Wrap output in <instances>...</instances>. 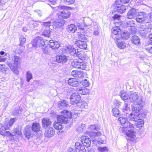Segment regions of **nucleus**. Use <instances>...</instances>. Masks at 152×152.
<instances>
[{"label": "nucleus", "instance_id": "7", "mask_svg": "<svg viewBox=\"0 0 152 152\" xmlns=\"http://www.w3.org/2000/svg\"><path fill=\"white\" fill-rule=\"evenodd\" d=\"M58 9L60 12L58 13V18L62 19L66 18V6L60 5L58 7Z\"/></svg>", "mask_w": 152, "mask_h": 152}, {"label": "nucleus", "instance_id": "54", "mask_svg": "<svg viewBox=\"0 0 152 152\" xmlns=\"http://www.w3.org/2000/svg\"><path fill=\"white\" fill-rule=\"evenodd\" d=\"M16 120L17 119L15 118H13L10 119L9 121V123L8 124V126L10 127V126H12L15 123V121H16Z\"/></svg>", "mask_w": 152, "mask_h": 152}, {"label": "nucleus", "instance_id": "36", "mask_svg": "<svg viewBox=\"0 0 152 152\" xmlns=\"http://www.w3.org/2000/svg\"><path fill=\"white\" fill-rule=\"evenodd\" d=\"M121 36L123 39H126L130 37V34L127 31H124L122 32Z\"/></svg>", "mask_w": 152, "mask_h": 152}, {"label": "nucleus", "instance_id": "17", "mask_svg": "<svg viewBox=\"0 0 152 152\" xmlns=\"http://www.w3.org/2000/svg\"><path fill=\"white\" fill-rule=\"evenodd\" d=\"M52 122L49 118H45L42 119V125L43 128H46L47 127L50 126Z\"/></svg>", "mask_w": 152, "mask_h": 152}, {"label": "nucleus", "instance_id": "14", "mask_svg": "<svg viewBox=\"0 0 152 152\" xmlns=\"http://www.w3.org/2000/svg\"><path fill=\"white\" fill-rule=\"evenodd\" d=\"M138 14V15L136 16V21L138 23H142L145 19V13L143 12H140Z\"/></svg>", "mask_w": 152, "mask_h": 152}, {"label": "nucleus", "instance_id": "46", "mask_svg": "<svg viewBox=\"0 0 152 152\" xmlns=\"http://www.w3.org/2000/svg\"><path fill=\"white\" fill-rule=\"evenodd\" d=\"M118 121L123 126L124 123L126 122L127 121L126 118L124 117H120L118 118Z\"/></svg>", "mask_w": 152, "mask_h": 152}, {"label": "nucleus", "instance_id": "9", "mask_svg": "<svg viewBox=\"0 0 152 152\" xmlns=\"http://www.w3.org/2000/svg\"><path fill=\"white\" fill-rule=\"evenodd\" d=\"M114 6L113 5L112 6L113 7H115L113 11L117 12L118 13H122L126 9V6L124 5H121V4H120V5H119L118 4L114 3Z\"/></svg>", "mask_w": 152, "mask_h": 152}, {"label": "nucleus", "instance_id": "22", "mask_svg": "<svg viewBox=\"0 0 152 152\" xmlns=\"http://www.w3.org/2000/svg\"><path fill=\"white\" fill-rule=\"evenodd\" d=\"M6 124V123H5L4 126L2 124H0V134L4 136H5V130L9 129V127L8 126V124L7 123V125Z\"/></svg>", "mask_w": 152, "mask_h": 152}, {"label": "nucleus", "instance_id": "6", "mask_svg": "<svg viewBox=\"0 0 152 152\" xmlns=\"http://www.w3.org/2000/svg\"><path fill=\"white\" fill-rule=\"evenodd\" d=\"M81 111V110L78 111L74 110L71 111L67 110V126L69 127L72 123V117H73L74 118H76L77 116H78V115L80 113Z\"/></svg>", "mask_w": 152, "mask_h": 152}, {"label": "nucleus", "instance_id": "15", "mask_svg": "<svg viewBox=\"0 0 152 152\" xmlns=\"http://www.w3.org/2000/svg\"><path fill=\"white\" fill-rule=\"evenodd\" d=\"M137 12L136 9L132 8L127 13V17L129 19H132L136 16Z\"/></svg>", "mask_w": 152, "mask_h": 152}, {"label": "nucleus", "instance_id": "57", "mask_svg": "<svg viewBox=\"0 0 152 152\" xmlns=\"http://www.w3.org/2000/svg\"><path fill=\"white\" fill-rule=\"evenodd\" d=\"M99 28L97 27L95 28V29L94 31L93 34L95 36L98 35L99 34Z\"/></svg>", "mask_w": 152, "mask_h": 152}, {"label": "nucleus", "instance_id": "19", "mask_svg": "<svg viewBox=\"0 0 152 152\" xmlns=\"http://www.w3.org/2000/svg\"><path fill=\"white\" fill-rule=\"evenodd\" d=\"M56 60L58 63H64L66 61V57L63 55H58L56 56Z\"/></svg>", "mask_w": 152, "mask_h": 152}, {"label": "nucleus", "instance_id": "60", "mask_svg": "<svg viewBox=\"0 0 152 152\" xmlns=\"http://www.w3.org/2000/svg\"><path fill=\"white\" fill-rule=\"evenodd\" d=\"M123 110L124 111H128L129 110V108L128 106V104L125 103L124 104V106L123 108Z\"/></svg>", "mask_w": 152, "mask_h": 152}, {"label": "nucleus", "instance_id": "2", "mask_svg": "<svg viewBox=\"0 0 152 152\" xmlns=\"http://www.w3.org/2000/svg\"><path fill=\"white\" fill-rule=\"evenodd\" d=\"M137 101V105H135L137 106V107H142L144 106L145 104V102L143 99V97L140 96H138V93L136 92H132L129 94V101L130 102H133ZM135 105L132 104V105Z\"/></svg>", "mask_w": 152, "mask_h": 152}, {"label": "nucleus", "instance_id": "61", "mask_svg": "<svg viewBox=\"0 0 152 152\" xmlns=\"http://www.w3.org/2000/svg\"><path fill=\"white\" fill-rule=\"evenodd\" d=\"M120 17L121 16L117 14H115L113 16V18L115 20V21H117L118 20H119Z\"/></svg>", "mask_w": 152, "mask_h": 152}, {"label": "nucleus", "instance_id": "50", "mask_svg": "<svg viewBox=\"0 0 152 152\" xmlns=\"http://www.w3.org/2000/svg\"><path fill=\"white\" fill-rule=\"evenodd\" d=\"M112 112L113 115L115 116L118 115L119 114V110L116 108H113L112 109Z\"/></svg>", "mask_w": 152, "mask_h": 152}, {"label": "nucleus", "instance_id": "28", "mask_svg": "<svg viewBox=\"0 0 152 152\" xmlns=\"http://www.w3.org/2000/svg\"><path fill=\"white\" fill-rule=\"evenodd\" d=\"M67 51H68L71 55L76 56V50L73 46H69L67 47Z\"/></svg>", "mask_w": 152, "mask_h": 152}, {"label": "nucleus", "instance_id": "52", "mask_svg": "<svg viewBox=\"0 0 152 152\" xmlns=\"http://www.w3.org/2000/svg\"><path fill=\"white\" fill-rule=\"evenodd\" d=\"M7 69V67L5 66V65L4 64L3 66H1L0 67V71H1L4 75L6 74V72Z\"/></svg>", "mask_w": 152, "mask_h": 152}, {"label": "nucleus", "instance_id": "18", "mask_svg": "<svg viewBox=\"0 0 152 152\" xmlns=\"http://www.w3.org/2000/svg\"><path fill=\"white\" fill-rule=\"evenodd\" d=\"M55 132L53 128L50 127L45 130V135L46 136L50 137L54 136L55 134Z\"/></svg>", "mask_w": 152, "mask_h": 152}, {"label": "nucleus", "instance_id": "42", "mask_svg": "<svg viewBox=\"0 0 152 152\" xmlns=\"http://www.w3.org/2000/svg\"><path fill=\"white\" fill-rule=\"evenodd\" d=\"M135 122H136V126L137 127L139 128L142 127L143 126L144 124L143 120L141 119H140V118L138 121H135Z\"/></svg>", "mask_w": 152, "mask_h": 152}, {"label": "nucleus", "instance_id": "11", "mask_svg": "<svg viewBox=\"0 0 152 152\" xmlns=\"http://www.w3.org/2000/svg\"><path fill=\"white\" fill-rule=\"evenodd\" d=\"M81 141L83 146H85L86 148H88L90 146L91 142L87 137L85 136H83L80 138Z\"/></svg>", "mask_w": 152, "mask_h": 152}, {"label": "nucleus", "instance_id": "59", "mask_svg": "<svg viewBox=\"0 0 152 152\" xmlns=\"http://www.w3.org/2000/svg\"><path fill=\"white\" fill-rule=\"evenodd\" d=\"M79 64H80V69H85L86 67V64L83 62H80V63H77Z\"/></svg>", "mask_w": 152, "mask_h": 152}, {"label": "nucleus", "instance_id": "31", "mask_svg": "<svg viewBox=\"0 0 152 152\" xmlns=\"http://www.w3.org/2000/svg\"><path fill=\"white\" fill-rule=\"evenodd\" d=\"M77 106L81 108H84L86 107L87 105V103L84 100H80L77 102L76 103Z\"/></svg>", "mask_w": 152, "mask_h": 152}, {"label": "nucleus", "instance_id": "10", "mask_svg": "<svg viewBox=\"0 0 152 152\" xmlns=\"http://www.w3.org/2000/svg\"><path fill=\"white\" fill-rule=\"evenodd\" d=\"M80 96L77 93H73L70 96L69 98L70 103L74 104H76L80 99Z\"/></svg>", "mask_w": 152, "mask_h": 152}, {"label": "nucleus", "instance_id": "47", "mask_svg": "<svg viewBox=\"0 0 152 152\" xmlns=\"http://www.w3.org/2000/svg\"><path fill=\"white\" fill-rule=\"evenodd\" d=\"M42 51L44 54L48 55L50 52V50L47 47H44L42 48Z\"/></svg>", "mask_w": 152, "mask_h": 152}, {"label": "nucleus", "instance_id": "13", "mask_svg": "<svg viewBox=\"0 0 152 152\" xmlns=\"http://www.w3.org/2000/svg\"><path fill=\"white\" fill-rule=\"evenodd\" d=\"M141 28L140 31L142 34H147L150 32L152 28V25L149 23L144 25Z\"/></svg>", "mask_w": 152, "mask_h": 152}, {"label": "nucleus", "instance_id": "24", "mask_svg": "<svg viewBox=\"0 0 152 152\" xmlns=\"http://www.w3.org/2000/svg\"><path fill=\"white\" fill-rule=\"evenodd\" d=\"M126 134L131 138L134 139L136 136V133L132 129L124 130Z\"/></svg>", "mask_w": 152, "mask_h": 152}, {"label": "nucleus", "instance_id": "23", "mask_svg": "<svg viewBox=\"0 0 152 152\" xmlns=\"http://www.w3.org/2000/svg\"><path fill=\"white\" fill-rule=\"evenodd\" d=\"M49 46L53 49H58L60 47V44L57 41H54L53 40L49 41Z\"/></svg>", "mask_w": 152, "mask_h": 152}, {"label": "nucleus", "instance_id": "12", "mask_svg": "<svg viewBox=\"0 0 152 152\" xmlns=\"http://www.w3.org/2000/svg\"><path fill=\"white\" fill-rule=\"evenodd\" d=\"M76 91L77 94L81 95H86L90 92V90L84 87H78L76 88Z\"/></svg>", "mask_w": 152, "mask_h": 152}, {"label": "nucleus", "instance_id": "64", "mask_svg": "<svg viewBox=\"0 0 152 152\" xmlns=\"http://www.w3.org/2000/svg\"><path fill=\"white\" fill-rule=\"evenodd\" d=\"M5 136H14V134H13L11 133L9 131H7L5 132Z\"/></svg>", "mask_w": 152, "mask_h": 152}, {"label": "nucleus", "instance_id": "21", "mask_svg": "<svg viewBox=\"0 0 152 152\" xmlns=\"http://www.w3.org/2000/svg\"><path fill=\"white\" fill-rule=\"evenodd\" d=\"M83 20L84 27L85 28H91L92 22L91 20L89 18H84Z\"/></svg>", "mask_w": 152, "mask_h": 152}, {"label": "nucleus", "instance_id": "43", "mask_svg": "<svg viewBox=\"0 0 152 152\" xmlns=\"http://www.w3.org/2000/svg\"><path fill=\"white\" fill-rule=\"evenodd\" d=\"M123 126L124 128H132L133 127V124L128 121L124 123Z\"/></svg>", "mask_w": 152, "mask_h": 152}, {"label": "nucleus", "instance_id": "20", "mask_svg": "<svg viewBox=\"0 0 152 152\" xmlns=\"http://www.w3.org/2000/svg\"><path fill=\"white\" fill-rule=\"evenodd\" d=\"M71 75L76 78H82L84 76L83 72L77 70H73L71 72Z\"/></svg>", "mask_w": 152, "mask_h": 152}, {"label": "nucleus", "instance_id": "62", "mask_svg": "<svg viewBox=\"0 0 152 152\" xmlns=\"http://www.w3.org/2000/svg\"><path fill=\"white\" fill-rule=\"evenodd\" d=\"M66 48L65 47H63L61 48V50L59 51V53H66Z\"/></svg>", "mask_w": 152, "mask_h": 152}, {"label": "nucleus", "instance_id": "29", "mask_svg": "<svg viewBox=\"0 0 152 152\" xmlns=\"http://www.w3.org/2000/svg\"><path fill=\"white\" fill-rule=\"evenodd\" d=\"M131 41L132 43L135 45H138L140 44V39L137 36H132L131 38Z\"/></svg>", "mask_w": 152, "mask_h": 152}, {"label": "nucleus", "instance_id": "41", "mask_svg": "<svg viewBox=\"0 0 152 152\" xmlns=\"http://www.w3.org/2000/svg\"><path fill=\"white\" fill-rule=\"evenodd\" d=\"M66 101L63 100L61 101L58 104V107L61 109H63L66 107Z\"/></svg>", "mask_w": 152, "mask_h": 152}, {"label": "nucleus", "instance_id": "32", "mask_svg": "<svg viewBox=\"0 0 152 152\" xmlns=\"http://www.w3.org/2000/svg\"><path fill=\"white\" fill-rule=\"evenodd\" d=\"M65 23V20H64L61 19L60 20L56 21L53 23V25L56 28L59 27L64 24Z\"/></svg>", "mask_w": 152, "mask_h": 152}, {"label": "nucleus", "instance_id": "34", "mask_svg": "<svg viewBox=\"0 0 152 152\" xmlns=\"http://www.w3.org/2000/svg\"><path fill=\"white\" fill-rule=\"evenodd\" d=\"M120 96L122 99L125 102L126 100H127V101H129V95H128V94L126 93H124L123 91H121Z\"/></svg>", "mask_w": 152, "mask_h": 152}, {"label": "nucleus", "instance_id": "30", "mask_svg": "<svg viewBox=\"0 0 152 152\" xmlns=\"http://www.w3.org/2000/svg\"><path fill=\"white\" fill-rule=\"evenodd\" d=\"M76 56H77L78 58L82 60H85L86 58V55L83 51H77V52L76 53Z\"/></svg>", "mask_w": 152, "mask_h": 152}, {"label": "nucleus", "instance_id": "26", "mask_svg": "<svg viewBox=\"0 0 152 152\" xmlns=\"http://www.w3.org/2000/svg\"><path fill=\"white\" fill-rule=\"evenodd\" d=\"M68 83L69 85L74 87L78 86L79 84L78 81L74 78H69Z\"/></svg>", "mask_w": 152, "mask_h": 152}, {"label": "nucleus", "instance_id": "27", "mask_svg": "<svg viewBox=\"0 0 152 152\" xmlns=\"http://www.w3.org/2000/svg\"><path fill=\"white\" fill-rule=\"evenodd\" d=\"M32 130L35 132H37L40 131V124L37 123H33L32 126Z\"/></svg>", "mask_w": 152, "mask_h": 152}, {"label": "nucleus", "instance_id": "25", "mask_svg": "<svg viewBox=\"0 0 152 152\" xmlns=\"http://www.w3.org/2000/svg\"><path fill=\"white\" fill-rule=\"evenodd\" d=\"M24 134L26 137L27 138H29L31 135V131L30 130V127L29 126H26L24 129Z\"/></svg>", "mask_w": 152, "mask_h": 152}, {"label": "nucleus", "instance_id": "39", "mask_svg": "<svg viewBox=\"0 0 152 152\" xmlns=\"http://www.w3.org/2000/svg\"><path fill=\"white\" fill-rule=\"evenodd\" d=\"M116 44L118 48L121 49H124L126 47L125 43L124 41H120Z\"/></svg>", "mask_w": 152, "mask_h": 152}, {"label": "nucleus", "instance_id": "44", "mask_svg": "<svg viewBox=\"0 0 152 152\" xmlns=\"http://www.w3.org/2000/svg\"><path fill=\"white\" fill-rule=\"evenodd\" d=\"M32 75L31 72L28 71L26 72V80L28 82H29L30 80L32 79Z\"/></svg>", "mask_w": 152, "mask_h": 152}, {"label": "nucleus", "instance_id": "5", "mask_svg": "<svg viewBox=\"0 0 152 152\" xmlns=\"http://www.w3.org/2000/svg\"><path fill=\"white\" fill-rule=\"evenodd\" d=\"M132 110L133 111H135V112L129 114V119L130 121H134L135 122L137 121L140 118L139 112L141 110V107H137V106L133 105L132 106Z\"/></svg>", "mask_w": 152, "mask_h": 152}, {"label": "nucleus", "instance_id": "56", "mask_svg": "<svg viewBox=\"0 0 152 152\" xmlns=\"http://www.w3.org/2000/svg\"><path fill=\"white\" fill-rule=\"evenodd\" d=\"M82 84L83 86L86 87H88L90 85L89 83L86 79H85L82 82Z\"/></svg>", "mask_w": 152, "mask_h": 152}, {"label": "nucleus", "instance_id": "33", "mask_svg": "<svg viewBox=\"0 0 152 152\" xmlns=\"http://www.w3.org/2000/svg\"><path fill=\"white\" fill-rule=\"evenodd\" d=\"M121 33V30L118 27H114L112 29V33L111 35H120Z\"/></svg>", "mask_w": 152, "mask_h": 152}, {"label": "nucleus", "instance_id": "55", "mask_svg": "<svg viewBox=\"0 0 152 152\" xmlns=\"http://www.w3.org/2000/svg\"><path fill=\"white\" fill-rule=\"evenodd\" d=\"M42 25L46 27H50L51 25V21H48L46 22H42L41 23Z\"/></svg>", "mask_w": 152, "mask_h": 152}, {"label": "nucleus", "instance_id": "45", "mask_svg": "<svg viewBox=\"0 0 152 152\" xmlns=\"http://www.w3.org/2000/svg\"><path fill=\"white\" fill-rule=\"evenodd\" d=\"M130 0H116L115 2V3H117L120 5V4H124L129 2Z\"/></svg>", "mask_w": 152, "mask_h": 152}, {"label": "nucleus", "instance_id": "53", "mask_svg": "<svg viewBox=\"0 0 152 152\" xmlns=\"http://www.w3.org/2000/svg\"><path fill=\"white\" fill-rule=\"evenodd\" d=\"M20 43L19 45L20 46H21L22 45H24L26 41V38L24 37L23 36H21L20 38Z\"/></svg>", "mask_w": 152, "mask_h": 152}, {"label": "nucleus", "instance_id": "63", "mask_svg": "<svg viewBox=\"0 0 152 152\" xmlns=\"http://www.w3.org/2000/svg\"><path fill=\"white\" fill-rule=\"evenodd\" d=\"M49 2V4L51 5L55 4L56 3L57 0H48Z\"/></svg>", "mask_w": 152, "mask_h": 152}, {"label": "nucleus", "instance_id": "37", "mask_svg": "<svg viewBox=\"0 0 152 152\" xmlns=\"http://www.w3.org/2000/svg\"><path fill=\"white\" fill-rule=\"evenodd\" d=\"M12 132L14 133L13 134H14V136H16L17 137L18 136L20 137L22 135L21 132L18 128H15L13 130Z\"/></svg>", "mask_w": 152, "mask_h": 152}, {"label": "nucleus", "instance_id": "48", "mask_svg": "<svg viewBox=\"0 0 152 152\" xmlns=\"http://www.w3.org/2000/svg\"><path fill=\"white\" fill-rule=\"evenodd\" d=\"M50 30L49 29L45 30L42 34V35L44 36L45 37L49 38L50 37Z\"/></svg>", "mask_w": 152, "mask_h": 152}, {"label": "nucleus", "instance_id": "16", "mask_svg": "<svg viewBox=\"0 0 152 152\" xmlns=\"http://www.w3.org/2000/svg\"><path fill=\"white\" fill-rule=\"evenodd\" d=\"M75 44L78 47L81 49H85L87 48V46L86 42L80 39L76 41Z\"/></svg>", "mask_w": 152, "mask_h": 152}, {"label": "nucleus", "instance_id": "1", "mask_svg": "<svg viewBox=\"0 0 152 152\" xmlns=\"http://www.w3.org/2000/svg\"><path fill=\"white\" fill-rule=\"evenodd\" d=\"M99 129L100 128L96 124L90 125L88 126L89 131L87 132V134L94 140H96L99 144H101L103 143L104 142V140H102L101 138L104 137L102 135L101 138L99 137L100 140L97 139V137L101 134L100 132H98Z\"/></svg>", "mask_w": 152, "mask_h": 152}, {"label": "nucleus", "instance_id": "35", "mask_svg": "<svg viewBox=\"0 0 152 152\" xmlns=\"http://www.w3.org/2000/svg\"><path fill=\"white\" fill-rule=\"evenodd\" d=\"M111 37L112 39L114 40L116 44L120 41H121V39L120 35H111Z\"/></svg>", "mask_w": 152, "mask_h": 152}, {"label": "nucleus", "instance_id": "40", "mask_svg": "<svg viewBox=\"0 0 152 152\" xmlns=\"http://www.w3.org/2000/svg\"><path fill=\"white\" fill-rule=\"evenodd\" d=\"M77 30V27L74 24H71L68 26V31L74 33Z\"/></svg>", "mask_w": 152, "mask_h": 152}, {"label": "nucleus", "instance_id": "58", "mask_svg": "<svg viewBox=\"0 0 152 152\" xmlns=\"http://www.w3.org/2000/svg\"><path fill=\"white\" fill-rule=\"evenodd\" d=\"M77 63H80V62H73L72 63V64H74V67L77 69H80V64H79Z\"/></svg>", "mask_w": 152, "mask_h": 152}, {"label": "nucleus", "instance_id": "49", "mask_svg": "<svg viewBox=\"0 0 152 152\" xmlns=\"http://www.w3.org/2000/svg\"><path fill=\"white\" fill-rule=\"evenodd\" d=\"M126 23L128 26L131 27H134L135 25V22L132 20L128 21Z\"/></svg>", "mask_w": 152, "mask_h": 152}, {"label": "nucleus", "instance_id": "51", "mask_svg": "<svg viewBox=\"0 0 152 152\" xmlns=\"http://www.w3.org/2000/svg\"><path fill=\"white\" fill-rule=\"evenodd\" d=\"M98 150L99 152H107L108 150L105 147H98Z\"/></svg>", "mask_w": 152, "mask_h": 152}, {"label": "nucleus", "instance_id": "38", "mask_svg": "<svg viewBox=\"0 0 152 152\" xmlns=\"http://www.w3.org/2000/svg\"><path fill=\"white\" fill-rule=\"evenodd\" d=\"M22 111V109L20 107H19L18 109L13 110L12 112V114L14 116H19L21 113Z\"/></svg>", "mask_w": 152, "mask_h": 152}, {"label": "nucleus", "instance_id": "3", "mask_svg": "<svg viewBox=\"0 0 152 152\" xmlns=\"http://www.w3.org/2000/svg\"><path fill=\"white\" fill-rule=\"evenodd\" d=\"M61 115H58L57 116V121L58 122H55L53 124L54 128L58 130L61 129L62 128V122L66 123V121L65 120L66 116V110H64L61 112Z\"/></svg>", "mask_w": 152, "mask_h": 152}, {"label": "nucleus", "instance_id": "8", "mask_svg": "<svg viewBox=\"0 0 152 152\" xmlns=\"http://www.w3.org/2000/svg\"><path fill=\"white\" fill-rule=\"evenodd\" d=\"M32 44L34 47H37L43 46L45 44L42 38L40 37H37L34 39L32 41Z\"/></svg>", "mask_w": 152, "mask_h": 152}, {"label": "nucleus", "instance_id": "4", "mask_svg": "<svg viewBox=\"0 0 152 152\" xmlns=\"http://www.w3.org/2000/svg\"><path fill=\"white\" fill-rule=\"evenodd\" d=\"M19 58L17 56H14L12 58V60L10 63H8L7 65L10 68L11 70L14 73L18 75L19 72L17 66L18 64Z\"/></svg>", "mask_w": 152, "mask_h": 152}]
</instances>
